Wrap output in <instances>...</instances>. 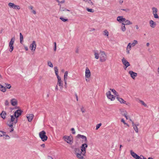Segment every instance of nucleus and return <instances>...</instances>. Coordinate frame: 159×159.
Listing matches in <instances>:
<instances>
[{"instance_id": "nucleus-8", "label": "nucleus", "mask_w": 159, "mask_h": 159, "mask_svg": "<svg viewBox=\"0 0 159 159\" xmlns=\"http://www.w3.org/2000/svg\"><path fill=\"white\" fill-rule=\"evenodd\" d=\"M36 47V42L35 41H32V43L30 46V48L32 51H34Z\"/></svg>"}, {"instance_id": "nucleus-24", "label": "nucleus", "mask_w": 159, "mask_h": 159, "mask_svg": "<svg viewBox=\"0 0 159 159\" xmlns=\"http://www.w3.org/2000/svg\"><path fill=\"white\" fill-rule=\"evenodd\" d=\"M116 99L121 103H126V101H124L122 98H119L118 97H116Z\"/></svg>"}, {"instance_id": "nucleus-5", "label": "nucleus", "mask_w": 159, "mask_h": 159, "mask_svg": "<svg viewBox=\"0 0 159 159\" xmlns=\"http://www.w3.org/2000/svg\"><path fill=\"white\" fill-rule=\"evenodd\" d=\"M15 40V38L14 37H13L11 38V40L9 43V47L10 48L9 49V51L11 52L13 51V44L14 43V42Z\"/></svg>"}, {"instance_id": "nucleus-45", "label": "nucleus", "mask_w": 159, "mask_h": 159, "mask_svg": "<svg viewBox=\"0 0 159 159\" xmlns=\"http://www.w3.org/2000/svg\"><path fill=\"white\" fill-rule=\"evenodd\" d=\"M121 114L124 116V113L125 114H127V112L123 110L121 112Z\"/></svg>"}, {"instance_id": "nucleus-4", "label": "nucleus", "mask_w": 159, "mask_h": 159, "mask_svg": "<svg viewBox=\"0 0 159 159\" xmlns=\"http://www.w3.org/2000/svg\"><path fill=\"white\" fill-rule=\"evenodd\" d=\"M63 138L65 141L70 144H72L73 143V138L71 136H65Z\"/></svg>"}, {"instance_id": "nucleus-61", "label": "nucleus", "mask_w": 159, "mask_h": 159, "mask_svg": "<svg viewBox=\"0 0 159 159\" xmlns=\"http://www.w3.org/2000/svg\"><path fill=\"white\" fill-rule=\"evenodd\" d=\"M130 50H126V52L127 54H129V51Z\"/></svg>"}, {"instance_id": "nucleus-52", "label": "nucleus", "mask_w": 159, "mask_h": 159, "mask_svg": "<svg viewBox=\"0 0 159 159\" xmlns=\"http://www.w3.org/2000/svg\"><path fill=\"white\" fill-rule=\"evenodd\" d=\"M5 105L6 106H7L9 105V102L7 100H6L5 102Z\"/></svg>"}, {"instance_id": "nucleus-13", "label": "nucleus", "mask_w": 159, "mask_h": 159, "mask_svg": "<svg viewBox=\"0 0 159 159\" xmlns=\"http://www.w3.org/2000/svg\"><path fill=\"white\" fill-rule=\"evenodd\" d=\"M22 111L20 110H18L15 111L14 113V116L15 117L18 118L21 115Z\"/></svg>"}, {"instance_id": "nucleus-15", "label": "nucleus", "mask_w": 159, "mask_h": 159, "mask_svg": "<svg viewBox=\"0 0 159 159\" xmlns=\"http://www.w3.org/2000/svg\"><path fill=\"white\" fill-rule=\"evenodd\" d=\"M34 116V115L33 114H31L27 115L26 117L28 119L29 122H30L32 121Z\"/></svg>"}, {"instance_id": "nucleus-31", "label": "nucleus", "mask_w": 159, "mask_h": 159, "mask_svg": "<svg viewBox=\"0 0 159 159\" xmlns=\"http://www.w3.org/2000/svg\"><path fill=\"white\" fill-rule=\"evenodd\" d=\"M152 10L153 14L157 13V9L156 8L153 7L152 8Z\"/></svg>"}, {"instance_id": "nucleus-48", "label": "nucleus", "mask_w": 159, "mask_h": 159, "mask_svg": "<svg viewBox=\"0 0 159 159\" xmlns=\"http://www.w3.org/2000/svg\"><path fill=\"white\" fill-rule=\"evenodd\" d=\"M71 131H72V133L73 134H75V129L74 128H71Z\"/></svg>"}, {"instance_id": "nucleus-6", "label": "nucleus", "mask_w": 159, "mask_h": 159, "mask_svg": "<svg viewBox=\"0 0 159 159\" xmlns=\"http://www.w3.org/2000/svg\"><path fill=\"white\" fill-rule=\"evenodd\" d=\"M8 5L10 8H12L14 9L19 10L20 9L19 6L16 5L13 3L10 2L8 3Z\"/></svg>"}, {"instance_id": "nucleus-44", "label": "nucleus", "mask_w": 159, "mask_h": 159, "mask_svg": "<svg viewBox=\"0 0 159 159\" xmlns=\"http://www.w3.org/2000/svg\"><path fill=\"white\" fill-rule=\"evenodd\" d=\"M122 10L125 11L126 12H129V11H130V10L129 8H126L125 9H122Z\"/></svg>"}, {"instance_id": "nucleus-34", "label": "nucleus", "mask_w": 159, "mask_h": 159, "mask_svg": "<svg viewBox=\"0 0 159 159\" xmlns=\"http://www.w3.org/2000/svg\"><path fill=\"white\" fill-rule=\"evenodd\" d=\"M20 43H21L23 42V36L21 33L20 34Z\"/></svg>"}, {"instance_id": "nucleus-57", "label": "nucleus", "mask_w": 159, "mask_h": 159, "mask_svg": "<svg viewBox=\"0 0 159 159\" xmlns=\"http://www.w3.org/2000/svg\"><path fill=\"white\" fill-rule=\"evenodd\" d=\"M48 159H53L52 157L51 156H48Z\"/></svg>"}, {"instance_id": "nucleus-43", "label": "nucleus", "mask_w": 159, "mask_h": 159, "mask_svg": "<svg viewBox=\"0 0 159 159\" xmlns=\"http://www.w3.org/2000/svg\"><path fill=\"white\" fill-rule=\"evenodd\" d=\"M101 125H102L101 123H99L98 124H97L96 126V130H98V128H99V127Z\"/></svg>"}, {"instance_id": "nucleus-58", "label": "nucleus", "mask_w": 159, "mask_h": 159, "mask_svg": "<svg viewBox=\"0 0 159 159\" xmlns=\"http://www.w3.org/2000/svg\"><path fill=\"white\" fill-rule=\"evenodd\" d=\"M24 48H25V50L26 51L28 50V47H27L25 46V47Z\"/></svg>"}, {"instance_id": "nucleus-35", "label": "nucleus", "mask_w": 159, "mask_h": 159, "mask_svg": "<svg viewBox=\"0 0 159 159\" xmlns=\"http://www.w3.org/2000/svg\"><path fill=\"white\" fill-rule=\"evenodd\" d=\"M48 65L51 67H52L53 66L52 63L50 61H48L47 62Z\"/></svg>"}, {"instance_id": "nucleus-59", "label": "nucleus", "mask_w": 159, "mask_h": 159, "mask_svg": "<svg viewBox=\"0 0 159 159\" xmlns=\"http://www.w3.org/2000/svg\"><path fill=\"white\" fill-rule=\"evenodd\" d=\"M65 2V0H62L61 1H60V3H64Z\"/></svg>"}, {"instance_id": "nucleus-17", "label": "nucleus", "mask_w": 159, "mask_h": 159, "mask_svg": "<svg viewBox=\"0 0 159 159\" xmlns=\"http://www.w3.org/2000/svg\"><path fill=\"white\" fill-rule=\"evenodd\" d=\"M77 137L78 138H80L83 139L84 141V143H87V139L86 137L85 136L83 135H81L80 134H78L77 135Z\"/></svg>"}, {"instance_id": "nucleus-16", "label": "nucleus", "mask_w": 159, "mask_h": 159, "mask_svg": "<svg viewBox=\"0 0 159 159\" xmlns=\"http://www.w3.org/2000/svg\"><path fill=\"white\" fill-rule=\"evenodd\" d=\"M130 75L131 77L134 79L137 76V74L133 71H129V72Z\"/></svg>"}, {"instance_id": "nucleus-20", "label": "nucleus", "mask_w": 159, "mask_h": 159, "mask_svg": "<svg viewBox=\"0 0 159 159\" xmlns=\"http://www.w3.org/2000/svg\"><path fill=\"white\" fill-rule=\"evenodd\" d=\"M82 152H81L80 153H77V154L76 155V157L79 159H83V156L84 155Z\"/></svg>"}, {"instance_id": "nucleus-9", "label": "nucleus", "mask_w": 159, "mask_h": 159, "mask_svg": "<svg viewBox=\"0 0 159 159\" xmlns=\"http://www.w3.org/2000/svg\"><path fill=\"white\" fill-rule=\"evenodd\" d=\"M88 147V145L86 143H84L82 144L81 146V150L82 152L84 154L86 153L85 148Z\"/></svg>"}, {"instance_id": "nucleus-46", "label": "nucleus", "mask_w": 159, "mask_h": 159, "mask_svg": "<svg viewBox=\"0 0 159 159\" xmlns=\"http://www.w3.org/2000/svg\"><path fill=\"white\" fill-rule=\"evenodd\" d=\"M7 86V89H10L11 88V86L10 84H5Z\"/></svg>"}, {"instance_id": "nucleus-33", "label": "nucleus", "mask_w": 159, "mask_h": 159, "mask_svg": "<svg viewBox=\"0 0 159 159\" xmlns=\"http://www.w3.org/2000/svg\"><path fill=\"white\" fill-rule=\"evenodd\" d=\"M131 48V43H129L127 46L126 50H130Z\"/></svg>"}, {"instance_id": "nucleus-51", "label": "nucleus", "mask_w": 159, "mask_h": 159, "mask_svg": "<svg viewBox=\"0 0 159 159\" xmlns=\"http://www.w3.org/2000/svg\"><path fill=\"white\" fill-rule=\"evenodd\" d=\"M154 16V17L156 18H158V16L157 13L153 14Z\"/></svg>"}, {"instance_id": "nucleus-38", "label": "nucleus", "mask_w": 159, "mask_h": 159, "mask_svg": "<svg viewBox=\"0 0 159 159\" xmlns=\"http://www.w3.org/2000/svg\"><path fill=\"white\" fill-rule=\"evenodd\" d=\"M60 20H61L63 22H65L66 21H68V20L67 18H64L63 17H60Z\"/></svg>"}, {"instance_id": "nucleus-30", "label": "nucleus", "mask_w": 159, "mask_h": 159, "mask_svg": "<svg viewBox=\"0 0 159 159\" xmlns=\"http://www.w3.org/2000/svg\"><path fill=\"white\" fill-rule=\"evenodd\" d=\"M110 90H111V91L117 97L119 96L118 93L114 89H110Z\"/></svg>"}, {"instance_id": "nucleus-28", "label": "nucleus", "mask_w": 159, "mask_h": 159, "mask_svg": "<svg viewBox=\"0 0 159 159\" xmlns=\"http://www.w3.org/2000/svg\"><path fill=\"white\" fill-rule=\"evenodd\" d=\"M75 151L76 155L77 154V153H80L81 152H82L81 150L80 151L79 148H75Z\"/></svg>"}, {"instance_id": "nucleus-56", "label": "nucleus", "mask_w": 159, "mask_h": 159, "mask_svg": "<svg viewBox=\"0 0 159 159\" xmlns=\"http://www.w3.org/2000/svg\"><path fill=\"white\" fill-rule=\"evenodd\" d=\"M33 7L32 6H30L29 7V8L31 10H33Z\"/></svg>"}, {"instance_id": "nucleus-1", "label": "nucleus", "mask_w": 159, "mask_h": 159, "mask_svg": "<svg viewBox=\"0 0 159 159\" xmlns=\"http://www.w3.org/2000/svg\"><path fill=\"white\" fill-rule=\"evenodd\" d=\"M94 52L95 59H98L100 58V61L101 62H105L106 60L107 57L104 52L95 51Z\"/></svg>"}, {"instance_id": "nucleus-50", "label": "nucleus", "mask_w": 159, "mask_h": 159, "mask_svg": "<svg viewBox=\"0 0 159 159\" xmlns=\"http://www.w3.org/2000/svg\"><path fill=\"white\" fill-rule=\"evenodd\" d=\"M81 111L83 112L84 113L85 112V110L84 109V108L83 107H82L81 108Z\"/></svg>"}, {"instance_id": "nucleus-2", "label": "nucleus", "mask_w": 159, "mask_h": 159, "mask_svg": "<svg viewBox=\"0 0 159 159\" xmlns=\"http://www.w3.org/2000/svg\"><path fill=\"white\" fill-rule=\"evenodd\" d=\"M17 122V118L15 117L14 116H11V120L7 122L8 125L9 127L13 126L14 124H16Z\"/></svg>"}, {"instance_id": "nucleus-63", "label": "nucleus", "mask_w": 159, "mask_h": 159, "mask_svg": "<svg viewBox=\"0 0 159 159\" xmlns=\"http://www.w3.org/2000/svg\"><path fill=\"white\" fill-rule=\"evenodd\" d=\"M135 27L136 29H138L139 28L138 26L137 25H135Z\"/></svg>"}, {"instance_id": "nucleus-41", "label": "nucleus", "mask_w": 159, "mask_h": 159, "mask_svg": "<svg viewBox=\"0 0 159 159\" xmlns=\"http://www.w3.org/2000/svg\"><path fill=\"white\" fill-rule=\"evenodd\" d=\"M87 2L89 3L90 5L92 6L94 5L93 3L91 1V0H88Z\"/></svg>"}, {"instance_id": "nucleus-14", "label": "nucleus", "mask_w": 159, "mask_h": 159, "mask_svg": "<svg viewBox=\"0 0 159 159\" xmlns=\"http://www.w3.org/2000/svg\"><path fill=\"white\" fill-rule=\"evenodd\" d=\"M122 61L123 64L124 66H126V67L130 66L129 63L124 57L122 59Z\"/></svg>"}, {"instance_id": "nucleus-49", "label": "nucleus", "mask_w": 159, "mask_h": 159, "mask_svg": "<svg viewBox=\"0 0 159 159\" xmlns=\"http://www.w3.org/2000/svg\"><path fill=\"white\" fill-rule=\"evenodd\" d=\"M13 126L10 127L11 128L10 129V132H12L14 130L13 128L12 127Z\"/></svg>"}, {"instance_id": "nucleus-22", "label": "nucleus", "mask_w": 159, "mask_h": 159, "mask_svg": "<svg viewBox=\"0 0 159 159\" xmlns=\"http://www.w3.org/2000/svg\"><path fill=\"white\" fill-rule=\"evenodd\" d=\"M68 72L67 71H66L64 73V81L65 82V84H66V80H67V77L68 76Z\"/></svg>"}, {"instance_id": "nucleus-3", "label": "nucleus", "mask_w": 159, "mask_h": 159, "mask_svg": "<svg viewBox=\"0 0 159 159\" xmlns=\"http://www.w3.org/2000/svg\"><path fill=\"white\" fill-rule=\"evenodd\" d=\"M46 132L44 131H42L39 133V137L43 141H46L48 139V137L46 135Z\"/></svg>"}, {"instance_id": "nucleus-39", "label": "nucleus", "mask_w": 159, "mask_h": 159, "mask_svg": "<svg viewBox=\"0 0 159 159\" xmlns=\"http://www.w3.org/2000/svg\"><path fill=\"white\" fill-rule=\"evenodd\" d=\"M3 136H4V138L6 139H9L10 138V137L9 135L5 134H4V135H3Z\"/></svg>"}, {"instance_id": "nucleus-29", "label": "nucleus", "mask_w": 159, "mask_h": 159, "mask_svg": "<svg viewBox=\"0 0 159 159\" xmlns=\"http://www.w3.org/2000/svg\"><path fill=\"white\" fill-rule=\"evenodd\" d=\"M139 102L142 105H143L144 106L147 107H148V106L146 104H145L143 101L141 100H139Z\"/></svg>"}, {"instance_id": "nucleus-27", "label": "nucleus", "mask_w": 159, "mask_h": 159, "mask_svg": "<svg viewBox=\"0 0 159 159\" xmlns=\"http://www.w3.org/2000/svg\"><path fill=\"white\" fill-rule=\"evenodd\" d=\"M125 25V24L124 23H122L121 29L123 32L125 31L126 30V28Z\"/></svg>"}, {"instance_id": "nucleus-55", "label": "nucleus", "mask_w": 159, "mask_h": 159, "mask_svg": "<svg viewBox=\"0 0 159 159\" xmlns=\"http://www.w3.org/2000/svg\"><path fill=\"white\" fill-rule=\"evenodd\" d=\"M124 116L125 117L126 119H128V118L127 116V114H125V113L124 114Z\"/></svg>"}, {"instance_id": "nucleus-37", "label": "nucleus", "mask_w": 159, "mask_h": 159, "mask_svg": "<svg viewBox=\"0 0 159 159\" xmlns=\"http://www.w3.org/2000/svg\"><path fill=\"white\" fill-rule=\"evenodd\" d=\"M108 32L107 30H105L104 31L103 34L104 35L108 36Z\"/></svg>"}, {"instance_id": "nucleus-23", "label": "nucleus", "mask_w": 159, "mask_h": 159, "mask_svg": "<svg viewBox=\"0 0 159 159\" xmlns=\"http://www.w3.org/2000/svg\"><path fill=\"white\" fill-rule=\"evenodd\" d=\"M149 23L150 25V26L151 27L153 28L155 27L156 25V24L152 20H150Z\"/></svg>"}, {"instance_id": "nucleus-10", "label": "nucleus", "mask_w": 159, "mask_h": 159, "mask_svg": "<svg viewBox=\"0 0 159 159\" xmlns=\"http://www.w3.org/2000/svg\"><path fill=\"white\" fill-rule=\"evenodd\" d=\"M139 125V124L137 123V124H135L133 121L132 122V126L135 132L137 133H138L139 129L138 128V126Z\"/></svg>"}, {"instance_id": "nucleus-54", "label": "nucleus", "mask_w": 159, "mask_h": 159, "mask_svg": "<svg viewBox=\"0 0 159 159\" xmlns=\"http://www.w3.org/2000/svg\"><path fill=\"white\" fill-rule=\"evenodd\" d=\"M32 12L33 13V14H36V11H35V10H32Z\"/></svg>"}, {"instance_id": "nucleus-40", "label": "nucleus", "mask_w": 159, "mask_h": 159, "mask_svg": "<svg viewBox=\"0 0 159 159\" xmlns=\"http://www.w3.org/2000/svg\"><path fill=\"white\" fill-rule=\"evenodd\" d=\"M86 10H87V11L89 12H93L94 11L93 10L91 9H89L88 8H87Z\"/></svg>"}, {"instance_id": "nucleus-36", "label": "nucleus", "mask_w": 159, "mask_h": 159, "mask_svg": "<svg viewBox=\"0 0 159 159\" xmlns=\"http://www.w3.org/2000/svg\"><path fill=\"white\" fill-rule=\"evenodd\" d=\"M138 41L136 40H134V42L133 43H131V46H132L133 47L136 44H138Z\"/></svg>"}, {"instance_id": "nucleus-21", "label": "nucleus", "mask_w": 159, "mask_h": 159, "mask_svg": "<svg viewBox=\"0 0 159 159\" xmlns=\"http://www.w3.org/2000/svg\"><path fill=\"white\" fill-rule=\"evenodd\" d=\"M130 153L132 156L134 158L136 159L137 158H139V156L132 150L130 151Z\"/></svg>"}, {"instance_id": "nucleus-42", "label": "nucleus", "mask_w": 159, "mask_h": 159, "mask_svg": "<svg viewBox=\"0 0 159 159\" xmlns=\"http://www.w3.org/2000/svg\"><path fill=\"white\" fill-rule=\"evenodd\" d=\"M6 133L3 131H0V137L3 136L4 134H5Z\"/></svg>"}, {"instance_id": "nucleus-26", "label": "nucleus", "mask_w": 159, "mask_h": 159, "mask_svg": "<svg viewBox=\"0 0 159 159\" xmlns=\"http://www.w3.org/2000/svg\"><path fill=\"white\" fill-rule=\"evenodd\" d=\"M0 115L2 118L3 119H4L5 118L6 116V113L5 111H3L0 114Z\"/></svg>"}, {"instance_id": "nucleus-60", "label": "nucleus", "mask_w": 159, "mask_h": 159, "mask_svg": "<svg viewBox=\"0 0 159 159\" xmlns=\"http://www.w3.org/2000/svg\"><path fill=\"white\" fill-rule=\"evenodd\" d=\"M41 146L43 148H44L45 146V145L44 144H41Z\"/></svg>"}, {"instance_id": "nucleus-47", "label": "nucleus", "mask_w": 159, "mask_h": 159, "mask_svg": "<svg viewBox=\"0 0 159 159\" xmlns=\"http://www.w3.org/2000/svg\"><path fill=\"white\" fill-rule=\"evenodd\" d=\"M121 122H123L124 124L128 126H129L125 122V120L123 119L121 120Z\"/></svg>"}, {"instance_id": "nucleus-62", "label": "nucleus", "mask_w": 159, "mask_h": 159, "mask_svg": "<svg viewBox=\"0 0 159 159\" xmlns=\"http://www.w3.org/2000/svg\"><path fill=\"white\" fill-rule=\"evenodd\" d=\"M58 87H57V85L56 87V88H55V91H57V90H58Z\"/></svg>"}, {"instance_id": "nucleus-7", "label": "nucleus", "mask_w": 159, "mask_h": 159, "mask_svg": "<svg viewBox=\"0 0 159 159\" xmlns=\"http://www.w3.org/2000/svg\"><path fill=\"white\" fill-rule=\"evenodd\" d=\"M106 95L107 98L110 99L111 101H113L115 99V97L113 95L111 94V93L110 91H109L106 93Z\"/></svg>"}, {"instance_id": "nucleus-11", "label": "nucleus", "mask_w": 159, "mask_h": 159, "mask_svg": "<svg viewBox=\"0 0 159 159\" xmlns=\"http://www.w3.org/2000/svg\"><path fill=\"white\" fill-rule=\"evenodd\" d=\"M58 69L57 67H54V70L55 72V73L56 74V75L57 78L58 79V83H57V85L60 86V77L58 75Z\"/></svg>"}, {"instance_id": "nucleus-19", "label": "nucleus", "mask_w": 159, "mask_h": 159, "mask_svg": "<svg viewBox=\"0 0 159 159\" xmlns=\"http://www.w3.org/2000/svg\"><path fill=\"white\" fill-rule=\"evenodd\" d=\"M11 105L13 106H15L17 105V100L15 98H13L11 100Z\"/></svg>"}, {"instance_id": "nucleus-32", "label": "nucleus", "mask_w": 159, "mask_h": 159, "mask_svg": "<svg viewBox=\"0 0 159 159\" xmlns=\"http://www.w3.org/2000/svg\"><path fill=\"white\" fill-rule=\"evenodd\" d=\"M125 22V25H131L132 24V23L129 20H126L125 19V20L124 21Z\"/></svg>"}, {"instance_id": "nucleus-53", "label": "nucleus", "mask_w": 159, "mask_h": 159, "mask_svg": "<svg viewBox=\"0 0 159 159\" xmlns=\"http://www.w3.org/2000/svg\"><path fill=\"white\" fill-rule=\"evenodd\" d=\"M123 2V0H119V2L120 4H121Z\"/></svg>"}, {"instance_id": "nucleus-64", "label": "nucleus", "mask_w": 159, "mask_h": 159, "mask_svg": "<svg viewBox=\"0 0 159 159\" xmlns=\"http://www.w3.org/2000/svg\"><path fill=\"white\" fill-rule=\"evenodd\" d=\"M149 43H146V46H147V47H148L149 45Z\"/></svg>"}, {"instance_id": "nucleus-18", "label": "nucleus", "mask_w": 159, "mask_h": 159, "mask_svg": "<svg viewBox=\"0 0 159 159\" xmlns=\"http://www.w3.org/2000/svg\"><path fill=\"white\" fill-rule=\"evenodd\" d=\"M125 20V18H123L122 16H119L117 18V21L120 23L121 22H124Z\"/></svg>"}, {"instance_id": "nucleus-25", "label": "nucleus", "mask_w": 159, "mask_h": 159, "mask_svg": "<svg viewBox=\"0 0 159 159\" xmlns=\"http://www.w3.org/2000/svg\"><path fill=\"white\" fill-rule=\"evenodd\" d=\"M0 90L3 92H6V88L4 86L0 84Z\"/></svg>"}, {"instance_id": "nucleus-12", "label": "nucleus", "mask_w": 159, "mask_h": 159, "mask_svg": "<svg viewBox=\"0 0 159 159\" xmlns=\"http://www.w3.org/2000/svg\"><path fill=\"white\" fill-rule=\"evenodd\" d=\"M91 76V73L90 70L88 67H86L85 71V77L89 78Z\"/></svg>"}]
</instances>
